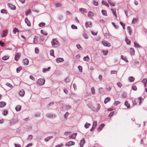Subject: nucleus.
I'll return each instance as SVG.
<instances>
[{"instance_id":"1","label":"nucleus","mask_w":147,"mask_h":147,"mask_svg":"<svg viewBox=\"0 0 147 147\" xmlns=\"http://www.w3.org/2000/svg\"><path fill=\"white\" fill-rule=\"evenodd\" d=\"M52 46L53 47H57L59 46L60 44L57 39H53L51 41Z\"/></svg>"},{"instance_id":"2","label":"nucleus","mask_w":147,"mask_h":147,"mask_svg":"<svg viewBox=\"0 0 147 147\" xmlns=\"http://www.w3.org/2000/svg\"><path fill=\"white\" fill-rule=\"evenodd\" d=\"M45 81L44 79L40 78L37 81V83L40 85H42L45 84Z\"/></svg>"},{"instance_id":"3","label":"nucleus","mask_w":147,"mask_h":147,"mask_svg":"<svg viewBox=\"0 0 147 147\" xmlns=\"http://www.w3.org/2000/svg\"><path fill=\"white\" fill-rule=\"evenodd\" d=\"M142 99V98L141 97H140L136 99H134L132 101L133 105H136L137 103L140 101L139 105H140Z\"/></svg>"},{"instance_id":"4","label":"nucleus","mask_w":147,"mask_h":147,"mask_svg":"<svg viewBox=\"0 0 147 147\" xmlns=\"http://www.w3.org/2000/svg\"><path fill=\"white\" fill-rule=\"evenodd\" d=\"M21 54L20 53H17L16 54L14 58L17 61H18L20 58Z\"/></svg>"},{"instance_id":"5","label":"nucleus","mask_w":147,"mask_h":147,"mask_svg":"<svg viewBox=\"0 0 147 147\" xmlns=\"http://www.w3.org/2000/svg\"><path fill=\"white\" fill-rule=\"evenodd\" d=\"M47 116L48 118H55L56 117V115L52 113H48L46 115Z\"/></svg>"},{"instance_id":"6","label":"nucleus","mask_w":147,"mask_h":147,"mask_svg":"<svg viewBox=\"0 0 147 147\" xmlns=\"http://www.w3.org/2000/svg\"><path fill=\"white\" fill-rule=\"evenodd\" d=\"M102 44L105 47H110L111 46V44L106 41H103L102 42Z\"/></svg>"},{"instance_id":"7","label":"nucleus","mask_w":147,"mask_h":147,"mask_svg":"<svg viewBox=\"0 0 147 147\" xmlns=\"http://www.w3.org/2000/svg\"><path fill=\"white\" fill-rule=\"evenodd\" d=\"M79 11L82 13H86L87 12V10L85 8H81L79 9Z\"/></svg>"},{"instance_id":"8","label":"nucleus","mask_w":147,"mask_h":147,"mask_svg":"<svg viewBox=\"0 0 147 147\" xmlns=\"http://www.w3.org/2000/svg\"><path fill=\"white\" fill-rule=\"evenodd\" d=\"M8 33V31L7 30H3L2 33L1 34V36L2 37H5Z\"/></svg>"},{"instance_id":"9","label":"nucleus","mask_w":147,"mask_h":147,"mask_svg":"<svg viewBox=\"0 0 147 147\" xmlns=\"http://www.w3.org/2000/svg\"><path fill=\"white\" fill-rule=\"evenodd\" d=\"M75 142L73 141H70L68 142L66 144V145L68 146H71V145H74L75 144Z\"/></svg>"},{"instance_id":"10","label":"nucleus","mask_w":147,"mask_h":147,"mask_svg":"<svg viewBox=\"0 0 147 147\" xmlns=\"http://www.w3.org/2000/svg\"><path fill=\"white\" fill-rule=\"evenodd\" d=\"M85 142V140L84 139H83L81 140L80 143V145L81 147H83V145Z\"/></svg>"},{"instance_id":"11","label":"nucleus","mask_w":147,"mask_h":147,"mask_svg":"<svg viewBox=\"0 0 147 147\" xmlns=\"http://www.w3.org/2000/svg\"><path fill=\"white\" fill-rule=\"evenodd\" d=\"M25 22L27 24V25L29 26H31L29 20L27 18H26L25 19Z\"/></svg>"},{"instance_id":"12","label":"nucleus","mask_w":147,"mask_h":147,"mask_svg":"<svg viewBox=\"0 0 147 147\" xmlns=\"http://www.w3.org/2000/svg\"><path fill=\"white\" fill-rule=\"evenodd\" d=\"M18 122V120L16 119H13L11 120L10 122V124L11 125H14Z\"/></svg>"},{"instance_id":"13","label":"nucleus","mask_w":147,"mask_h":147,"mask_svg":"<svg viewBox=\"0 0 147 147\" xmlns=\"http://www.w3.org/2000/svg\"><path fill=\"white\" fill-rule=\"evenodd\" d=\"M86 27L87 28L88 27H91L92 26V23L90 22H86L85 24Z\"/></svg>"},{"instance_id":"14","label":"nucleus","mask_w":147,"mask_h":147,"mask_svg":"<svg viewBox=\"0 0 147 147\" xmlns=\"http://www.w3.org/2000/svg\"><path fill=\"white\" fill-rule=\"evenodd\" d=\"M9 7L11 9L13 10H15L16 9V7L15 6L12 5L11 3H9L8 4Z\"/></svg>"},{"instance_id":"15","label":"nucleus","mask_w":147,"mask_h":147,"mask_svg":"<svg viewBox=\"0 0 147 147\" xmlns=\"http://www.w3.org/2000/svg\"><path fill=\"white\" fill-rule=\"evenodd\" d=\"M93 13L91 11H89L88 14V16L90 18H92L93 16Z\"/></svg>"},{"instance_id":"16","label":"nucleus","mask_w":147,"mask_h":147,"mask_svg":"<svg viewBox=\"0 0 147 147\" xmlns=\"http://www.w3.org/2000/svg\"><path fill=\"white\" fill-rule=\"evenodd\" d=\"M19 94L21 97H23L24 96L25 94V91L23 90H22L20 91L19 92Z\"/></svg>"},{"instance_id":"17","label":"nucleus","mask_w":147,"mask_h":147,"mask_svg":"<svg viewBox=\"0 0 147 147\" xmlns=\"http://www.w3.org/2000/svg\"><path fill=\"white\" fill-rule=\"evenodd\" d=\"M64 61L63 59V58H57L56 59V61L57 63H60L63 62Z\"/></svg>"},{"instance_id":"18","label":"nucleus","mask_w":147,"mask_h":147,"mask_svg":"<svg viewBox=\"0 0 147 147\" xmlns=\"http://www.w3.org/2000/svg\"><path fill=\"white\" fill-rule=\"evenodd\" d=\"M77 135L76 133H74L72 135L70 136L69 138L70 139H75Z\"/></svg>"},{"instance_id":"19","label":"nucleus","mask_w":147,"mask_h":147,"mask_svg":"<svg viewBox=\"0 0 147 147\" xmlns=\"http://www.w3.org/2000/svg\"><path fill=\"white\" fill-rule=\"evenodd\" d=\"M51 69V67H48L47 68H43L42 69V72L43 73H45L47 71H48L50 70V69Z\"/></svg>"},{"instance_id":"20","label":"nucleus","mask_w":147,"mask_h":147,"mask_svg":"<svg viewBox=\"0 0 147 147\" xmlns=\"http://www.w3.org/2000/svg\"><path fill=\"white\" fill-rule=\"evenodd\" d=\"M6 103L4 102H0V107H3L5 106Z\"/></svg>"},{"instance_id":"21","label":"nucleus","mask_w":147,"mask_h":147,"mask_svg":"<svg viewBox=\"0 0 147 147\" xmlns=\"http://www.w3.org/2000/svg\"><path fill=\"white\" fill-rule=\"evenodd\" d=\"M53 137V136H50L48 137L45 139L44 140L46 142H47Z\"/></svg>"},{"instance_id":"22","label":"nucleus","mask_w":147,"mask_h":147,"mask_svg":"<svg viewBox=\"0 0 147 147\" xmlns=\"http://www.w3.org/2000/svg\"><path fill=\"white\" fill-rule=\"evenodd\" d=\"M121 58L122 60L125 61L126 62H128V60L125 56L121 55Z\"/></svg>"},{"instance_id":"23","label":"nucleus","mask_w":147,"mask_h":147,"mask_svg":"<svg viewBox=\"0 0 147 147\" xmlns=\"http://www.w3.org/2000/svg\"><path fill=\"white\" fill-rule=\"evenodd\" d=\"M127 30L128 32L129 33V35H131V33L132 32V31L131 30V28L130 26H128L127 27Z\"/></svg>"},{"instance_id":"24","label":"nucleus","mask_w":147,"mask_h":147,"mask_svg":"<svg viewBox=\"0 0 147 147\" xmlns=\"http://www.w3.org/2000/svg\"><path fill=\"white\" fill-rule=\"evenodd\" d=\"M21 109V106L20 105H18L16 107V110L17 111H19Z\"/></svg>"},{"instance_id":"25","label":"nucleus","mask_w":147,"mask_h":147,"mask_svg":"<svg viewBox=\"0 0 147 147\" xmlns=\"http://www.w3.org/2000/svg\"><path fill=\"white\" fill-rule=\"evenodd\" d=\"M23 62L24 64H25L26 65H27L28 64L29 61L28 59H26L23 60Z\"/></svg>"},{"instance_id":"26","label":"nucleus","mask_w":147,"mask_h":147,"mask_svg":"<svg viewBox=\"0 0 147 147\" xmlns=\"http://www.w3.org/2000/svg\"><path fill=\"white\" fill-rule=\"evenodd\" d=\"M83 60L85 61H88L89 60V57L88 55H87L84 57Z\"/></svg>"},{"instance_id":"27","label":"nucleus","mask_w":147,"mask_h":147,"mask_svg":"<svg viewBox=\"0 0 147 147\" xmlns=\"http://www.w3.org/2000/svg\"><path fill=\"white\" fill-rule=\"evenodd\" d=\"M13 33L16 34V32H19V31L17 28H15L13 29Z\"/></svg>"},{"instance_id":"28","label":"nucleus","mask_w":147,"mask_h":147,"mask_svg":"<svg viewBox=\"0 0 147 147\" xmlns=\"http://www.w3.org/2000/svg\"><path fill=\"white\" fill-rule=\"evenodd\" d=\"M125 105L127 106V108H129L130 107V105L128 103L127 101H126L124 103Z\"/></svg>"},{"instance_id":"29","label":"nucleus","mask_w":147,"mask_h":147,"mask_svg":"<svg viewBox=\"0 0 147 147\" xmlns=\"http://www.w3.org/2000/svg\"><path fill=\"white\" fill-rule=\"evenodd\" d=\"M111 98L109 97H108L106 98L104 101V103L105 104H106L107 102H108L110 100Z\"/></svg>"},{"instance_id":"30","label":"nucleus","mask_w":147,"mask_h":147,"mask_svg":"<svg viewBox=\"0 0 147 147\" xmlns=\"http://www.w3.org/2000/svg\"><path fill=\"white\" fill-rule=\"evenodd\" d=\"M127 44L128 45H130L131 44V41H130L127 38H126L125 40Z\"/></svg>"},{"instance_id":"31","label":"nucleus","mask_w":147,"mask_h":147,"mask_svg":"<svg viewBox=\"0 0 147 147\" xmlns=\"http://www.w3.org/2000/svg\"><path fill=\"white\" fill-rule=\"evenodd\" d=\"M103 15H104L105 16H107V11L105 10H102L101 11Z\"/></svg>"},{"instance_id":"32","label":"nucleus","mask_w":147,"mask_h":147,"mask_svg":"<svg viewBox=\"0 0 147 147\" xmlns=\"http://www.w3.org/2000/svg\"><path fill=\"white\" fill-rule=\"evenodd\" d=\"M1 12L3 14H7V11L5 9H3L1 10Z\"/></svg>"},{"instance_id":"33","label":"nucleus","mask_w":147,"mask_h":147,"mask_svg":"<svg viewBox=\"0 0 147 147\" xmlns=\"http://www.w3.org/2000/svg\"><path fill=\"white\" fill-rule=\"evenodd\" d=\"M102 3L105 6H107V7H109V5L107 2H105V1H102Z\"/></svg>"},{"instance_id":"34","label":"nucleus","mask_w":147,"mask_h":147,"mask_svg":"<svg viewBox=\"0 0 147 147\" xmlns=\"http://www.w3.org/2000/svg\"><path fill=\"white\" fill-rule=\"evenodd\" d=\"M111 11L113 12V14L115 16L116 18H117V15L116 14V11L114 9H112Z\"/></svg>"},{"instance_id":"35","label":"nucleus","mask_w":147,"mask_h":147,"mask_svg":"<svg viewBox=\"0 0 147 147\" xmlns=\"http://www.w3.org/2000/svg\"><path fill=\"white\" fill-rule=\"evenodd\" d=\"M104 125L105 124H101L98 128V131H100L101 129L104 127Z\"/></svg>"},{"instance_id":"36","label":"nucleus","mask_w":147,"mask_h":147,"mask_svg":"<svg viewBox=\"0 0 147 147\" xmlns=\"http://www.w3.org/2000/svg\"><path fill=\"white\" fill-rule=\"evenodd\" d=\"M138 20L137 18H134L133 19L132 22V23L133 24H135L136 22H137Z\"/></svg>"},{"instance_id":"37","label":"nucleus","mask_w":147,"mask_h":147,"mask_svg":"<svg viewBox=\"0 0 147 147\" xmlns=\"http://www.w3.org/2000/svg\"><path fill=\"white\" fill-rule=\"evenodd\" d=\"M142 82L144 83L145 86L146 85L147 82V79L146 78L144 79L143 80Z\"/></svg>"},{"instance_id":"38","label":"nucleus","mask_w":147,"mask_h":147,"mask_svg":"<svg viewBox=\"0 0 147 147\" xmlns=\"http://www.w3.org/2000/svg\"><path fill=\"white\" fill-rule=\"evenodd\" d=\"M37 39H38V37L37 36H34V40H33V42L34 43L36 44L38 42V41L37 40Z\"/></svg>"},{"instance_id":"39","label":"nucleus","mask_w":147,"mask_h":147,"mask_svg":"<svg viewBox=\"0 0 147 147\" xmlns=\"http://www.w3.org/2000/svg\"><path fill=\"white\" fill-rule=\"evenodd\" d=\"M130 53L131 55H134L135 53V51L133 48L130 49Z\"/></svg>"},{"instance_id":"40","label":"nucleus","mask_w":147,"mask_h":147,"mask_svg":"<svg viewBox=\"0 0 147 147\" xmlns=\"http://www.w3.org/2000/svg\"><path fill=\"white\" fill-rule=\"evenodd\" d=\"M134 47L137 48H140V46L136 42H134Z\"/></svg>"},{"instance_id":"41","label":"nucleus","mask_w":147,"mask_h":147,"mask_svg":"<svg viewBox=\"0 0 147 147\" xmlns=\"http://www.w3.org/2000/svg\"><path fill=\"white\" fill-rule=\"evenodd\" d=\"M9 56H5L2 57V59L4 60H6L9 58Z\"/></svg>"},{"instance_id":"42","label":"nucleus","mask_w":147,"mask_h":147,"mask_svg":"<svg viewBox=\"0 0 147 147\" xmlns=\"http://www.w3.org/2000/svg\"><path fill=\"white\" fill-rule=\"evenodd\" d=\"M91 93L92 94H95V90L94 87H92L91 88Z\"/></svg>"},{"instance_id":"43","label":"nucleus","mask_w":147,"mask_h":147,"mask_svg":"<svg viewBox=\"0 0 147 147\" xmlns=\"http://www.w3.org/2000/svg\"><path fill=\"white\" fill-rule=\"evenodd\" d=\"M129 80L130 82H132L134 81V78L133 77L131 76L129 78Z\"/></svg>"},{"instance_id":"44","label":"nucleus","mask_w":147,"mask_h":147,"mask_svg":"<svg viewBox=\"0 0 147 147\" xmlns=\"http://www.w3.org/2000/svg\"><path fill=\"white\" fill-rule=\"evenodd\" d=\"M40 32L41 34H42L45 36H47V33L43 30H41L40 31Z\"/></svg>"},{"instance_id":"45","label":"nucleus","mask_w":147,"mask_h":147,"mask_svg":"<svg viewBox=\"0 0 147 147\" xmlns=\"http://www.w3.org/2000/svg\"><path fill=\"white\" fill-rule=\"evenodd\" d=\"M54 51L53 50H51L50 51V55L55 57L54 55Z\"/></svg>"},{"instance_id":"46","label":"nucleus","mask_w":147,"mask_h":147,"mask_svg":"<svg viewBox=\"0 0 147 147\" xmlns=\"http://www.w3.org/2000/svg\"><path fill=\"white\" fill-rule=\"evenodd\" d=\"M31 13V9H29L28 11L26 12V15L28 16Z\"/></svg>"},{"instance_id":"47","label":"nucleus","mask_w":147,"mask_h":147,"mask_svg":"<svg viewBox=\"0 0 147 147\" xmlns=\"http://www.w3.org/2000/svg\"><path fill=\"white\" fill-rule=\"evenodd\" d=\"M90 125V123H86L84 125V127L86 128H88L89 127Z\"/></svg>"},{"instance_id":"48","label":"nucleus","mask_w":147,"mask_h":147,"mask_svg":"<svg viewBox=\"0 0 147 147\" xmlns=\"http://www.w3.org/2000/svg\"><path fill=\"white\" fill-rule=\"evenodd\" d=\"M82 36L84 38H85L86 39H88V36H87V34L86 33H84L82 34Z\"/></svg>"},{"instance_id":"49","label":"nucleus","mask_w":147,"mask_h":147,"mask_svg":"<svg viewBox=\"0 0 147 147\" xmlns=\"http://www.w3.org/2000/svg\"><path fill=\"white\" fill-rule=\"evenodd\" d=\"M108 3L112 6H115V5L114 3H112L111 1V0H108Z\"/></svg>"},{"instance_id":"50","label":"nucleus","mask_w":147,"mask_h":147,"mask_svg":"<svg viewBox=\"0 0 147 147\" xmlns=\"http://www.w3.org/2000/svg\"><path fill=\"white\" fill-rule=\"evenodd\" d=\"M32 137L33 136L32 135H29L28 136L27 139L29 140H31L32 139Z\"/></svg>"},{"instance_id":"51","label":"nucleus","mask_w":147,"mask_h":147,"mask_svg":"<svg viewBox=\"0 0 147 147\" xmlns=\"http://www.w3.org/2000/svg\"><path fill=\"white\" fill-rule=\"evenodd\" d=\"M76 47L77 48L80 50H82V48L81 47L80 44L76 45Z\"/></svg>"},{"instance_id":"52","label":"nucleus","mask_w":147,"mask_h":147,"mask_svg":"<svg viewBox=\"0 0 147 147\" xmlns=\"http://www.w3.org/2000/svg\"><path fill=\"white\" fill-rule=\"evenodd\" d=\"M45 23L43 22H41L38 25L40 27H42L45 26Z\"/></svg>"},{"instance_id":"53","label":"nucleus","mask_w":147,"mask_h":147,"mask_svg":"<svg viewBox=\"0 0 147 147\" xmlns=\"http://www.w3.org/2000/svg\"><path fill=\"white\" fill-rule=\"evenodd\" d=\"M78 68L80 71V72H82V67L80 65L78 66Z\"/></svg>"},{"instance_id":"54","label":"nucleus","mask_w":147,"mask_h":147,"mask_svg":"<svg viewBox=\"0 0 147 147\" xmlns=\"http://www.w3.org/2000/svg\"><path fill=\"white\" fill-rule=\"evenodd\" d=\"M97 124V123L96 121H94L93 123V127L94 128H95Z\"/></svg>"},{"instance_id":"55","label":"nucleus","mask_w":147,"mask_h":147,"mask_svg":"<svg viewBox=\"0 0 147 147\" xmlns=\"http://www.w3.org/2000/svg\"><path fill=\"white\" fill-rule=\"evenodd\" d=\"M55 6L57 7H61V5L60 3H56L55 4Z\"/></svg>"},{"instance_id":"56","label":"nucleus","mask_w":147,"mask_h":147,"mask_svg":"<svg viewBox=\"0 0 147 147\" xmlns=\"http://www.w3.org/2000/svg\"><path fill=\"white\" fill-rule=\"evenodd\" d=\"M8 113V111L7 110H5L3 112V114L4 116L6 115Z\"/></svg>"},{"instance_id":"57","label":"nucleus","mask_w":147,"mask_h":147,"mask_svg":"<svg viewBox=\"0 0 147 147\" xmlns=\"http://www.w3.org/2000/svg\"><path fill=\"white\" fill-rule=\"evenodd\" d=\"M22 68L21 67H19L18 68H17L16 69L17 72L18 73H19L21 70L22 69Z\"/></svg>"},{"instance_id":"58","label":"nucleus","mask_w":147,"mask_h":147,"mask_svg":"<svg viewBox=\"0 0 147 147\" xmlns=\"http://www.w3.org/2000/svg\"><path fill=\"white\" fill-rule=\"evenodd\" d=\"M6 85L11 88H12L13 87V86L11 84H10L9 83H7L6 84Z\"/></svg>"},{"instance_id":"59","label":"nucleus","mask_w":147,"mask_h":147,"mask_svg":"<svg viewBox=\"0 0 147 147\" xmlns=\"http://www.w3.org/2000/svg\"><path fill=\"white\" fill-rule=\"evenodd\" d=\"M111 74H116L117 73V71L115 70H112L111 71Z\"/></svg>"},{"instance_id":"60","label":"nucleus","mask_w":147,"mask_h":147,"mask_svg":"<svg viewBox=\"0 0 147 147\" xmlns=\"http://www.w3.org/2000/svg\"><path fill=\"white\" fill-rule=\"evenodd\" d=\"M39 52V50L38 48L36 47L35 48V53H38Z\"/></svg>"},{"instance_id":"61","label":"nucleus","mask_w":147,"mask_h":147,"mask_svg":"<svg viewBox=\"0 0 147 147\" xmlns=\"http://www.w3.org/2000/svg\"><path fill=\"white\" fill-rule=\"evenodd\" d=\"M100 108V105L99 104H98V107L96 108V112H98V111L99 110Z\"/></svg>"},{"instance_id":"62","label":"nucleus","mask_w":147,"mask_h":147,"mask_svg":"<svg viewBox=\"0 0 147 147\" xmlns=\"http://www.w3.org/2000/svg\"><path fill=\"white\" fill-rule=\"evenodd\" d=\"M54 104V103L53 102H51L47 105V107H49L50 106L53 105Z\"/></svg>"},{"instance_id":"63","label":"nucleus","mask_w":147,"mask_h":147,"mask_svg":"<svg viewBox=\"0 0 147 147\" xmlns=\"http://www.w3.org/2000/svg\"><path fill=\"white\" fill-rule=\"evenodd\" d=\"M132 89L136 91L137 90V87L135 86H133L132 87Z\"/></svg>"},{"instance_id":"64","label":"nucleus","mask_w":147,"mask_h":147,"mask_svg":"<svg viewBox=\"0 0 147 147\" xmlns=\"http://www.w3.org/2000/svg\"><path fill=\"white\" fill-rule=\"evenodd\" d=\"M65 82H69L70 81V79L69 78H67L65 80Z\"/></svg>"}]
</instances>
